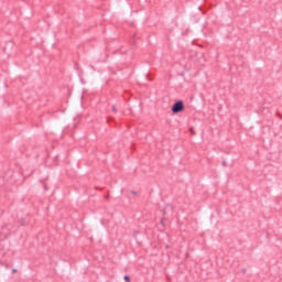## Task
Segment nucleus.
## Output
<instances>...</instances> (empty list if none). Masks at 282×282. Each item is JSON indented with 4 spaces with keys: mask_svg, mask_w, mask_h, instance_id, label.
I'll list each match as a JSON object with an SVG mask.
<instances>
[{
    "mask_svg": "<svg viewBox=\"0 0 282 282\" xmlns=\"http://www.w3.org/2000/svg\"><path fill=\"white\" fill-rule=\"evenodd\" d=\"M184 111V102L183 101H176L172 107L173 113H182Z\"/></svg>",
    "mask_w": 282,
    "mask_h": 282,
    "instance_id": "f257e3e1",
    "label": "nucleus"
},
{
    "mask_svg": "<svg viewBox=\"0 0 282 282\" xmlns=\"http://www.w3.org/2000/svg\"><path fill=\"white\" fill-rule=\"evenodd\" d=\"M123 281H126V282H131V279L129 278V275H124V276H123Z\"/></svg>",
    "mask_w": 282,
    "mask_h": 282,
    "instance_id": "f03ea898",
    "label": "nucleus"
},
{
    "mask_svg": "<svg viewBox=\"0 0 282 282\" xmlns=\"http://www.w3.org/2000/svg\"><path fill=\"white\" fill-rule=\"evenodd\" d=\"M131 195L137 196V195H138V192H135V191H131Z\"/></svg>",
    "mask_w": 282,
    "mask_h": 282,
    "instance_id": "7ed1b4c3",
    "label": "nucleus"
},
{
    "mask_svg": "<svg viewBox=\"0 0 282 282\" xmlns=\"http://www.w3.org/2000/svg\"><path fill=\"white\" fill-rule=\"evenodd\" d=\"M112 110L116 111V107H112Z\"/></svg>",
    "mask_w": 282,
    "mask_h": 282,
    "instance_id": "20e7f679",
    "label": "nucleus"
}]
</instances>
